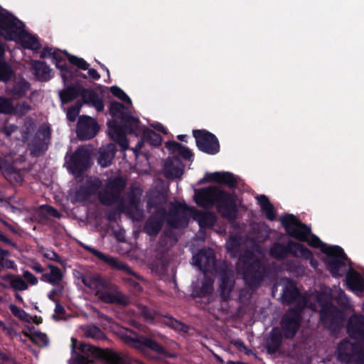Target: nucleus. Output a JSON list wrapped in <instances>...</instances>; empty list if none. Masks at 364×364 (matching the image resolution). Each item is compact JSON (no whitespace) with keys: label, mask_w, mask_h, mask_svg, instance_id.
I'll return each mask as SVG.
<instances>
[{"label":"nucleus","mask_w":364,"mask_h":364,"mask_svg":"<svg viewBox=\"0 0 364 364\" xmlns=\"http://www.w3.org/2000/svg\"><path fill=\"white\" fill-rule=\"evenodd\" d=\"M50 50H48L47 51L48 52V54L49 55L52 56L54 59L56 60L55 61V65L56 66L61 70L62 71V73H61V77L63 80V81H65V79L67 77V75L65 74V73H64L63 71L65 70L66 69V64L64 61L61 60H58L56 58H55V53H50Z\"/></svg>","instance_id":"obj_50"},{"label":"nucleus","mask_w":364,"mask_h":364,"mask_svg":"<svg viewBox=\"0 0 364 364\" xmlns=\"http://www.w3.org/2000/svg\"><path fill=\"white\" fill-rule=\"evenodd\" d=\"M122 124L124 126L126 129H128L130 132L134 133L136 135H138L142 131H144L140 126L139 119L133 117L129 114L124 119Z\"/></svg>","instance_id":"obj_32"},{"label":"nucleus","mask_w":364,"mask_h":364,"mask_svg":"<svg viewBox=\"0 0 364 364\" xmlns=\"http://www.w3.org/2000/svg\"><path fill=\"white\" fill-rule=\"evenodd\" d=\"M115 146L112 144H109L105 146L100 149L98 163L102 167L108 166L115 154Z\"/></svg>","instance_id":"obj_24"},{"label":"nucleus","mask_w":364,"mask_h":364,"mask_svg":"<svg viewBox=\"0 0 364 364\" xmlns=\"http://www.w3.org/2000/svg\"><path fill=\"white\" fill-rule=\"evenodd\" d=\"M29 88V84L25 80H20L16 82L11 92L15 96L21 97L26 93Z\"/></svg>","instance_id":"obj_40"},{"label":"nucleus","mask_w":364,"mask_h":364,"mask_svg":"<svg viewBox=\"0 0 364 364\" xmlns=\"http://www.w3.org/2000/svg\"><path fill=\"white\" fill-rule=\"evenodd\" d=\"M14 72L11 66L5 63L0 61V81L6 82L13 76Z\"/></svg>","instance_id":"obj_41"},{"label":"nucleus","mask_w":364,"mask_h":364,"mask_svg":"<svg viewBox=\"0 0 364 364\" xmlns=\"http://www.w3.org/2000/svg\"><path fill=\"white\" fill-rule=\"evenodd\" d=\"M16 41L21 43L23 47L31 50H37L41 47L38 39L27 33L24 30V27L22 29V32L18 36Z\"/></svg>","instance_id":"obj_26"},{"label":"nucleus","mask_w":364,"mask_h":364,"mask_svg":"<svg viewBox=\"0 0 364 364\" xmlns=\"http://www.w3.org/2000/svg\"><path fill=\"white\" fill-rule=\"evenodd\" d=\"M102 186L101 181L97 178H92L87 181V185L85 190V193L83 196H81V192L83 191L82 188H80L76 193V200H83L90 194L94 193Z\"/></svg>","instance_id":"obj_28"},{"label":"nucleus","mask_w":364,"mask_h":364,"mask_svg":"<svg viewBox=\"0 0 364 364\" xmlns=\"http://www.w3.org/2000/svg\"><path fill=\"white\" fill-rule=\"evenodd\" d=\"M304 241L307 242L309 245L314 247H319L322 245V242L318 237L313 236V235L310 236V235L307 237V240H304Z\"/></svg>","instance_id":"obj_56"},{"label":"nucleus","mask_w":364,"mask_h":364,"mask_svg":"<svg viewBox=\"0 0 364 364\" xmlns=\"http://www.w3.org/2000/svg\"><path fill=\"white\" fill-rule=\"evenodd\" d=\"M125 186V183L121 178H115L110 181L105 188L100 192L99 198L105 205H117L118 210L125 212L134 220H139L142 213L139 209V200L132 199L130 207L126 208L120 198L121 193Z\"/></svg>","instance_id":"obj_3"},{"label":"nucleus","mask_w":364,"mask_h":364,"mask_svg":"<svg viewBox=\"0 0 364 364\" xmlns=\"http://www.w3.org/2000/svg\"><path fill=\"white\" fill-rule=\"evenodd\" d=\"M281 341L282 336L279 329L278 328H273L267 341L268 350L271 353L275 352L279 348Z\"/></svg>","instance_id":"obj_31"},{"label":"nucleus","mask_w":364,"mask_h":364,"mask_svg":"<svg viewBox=\"0 0 364 364\" xmlns=\"http://www.w3.org/2000/svg\"><path fill=\"white\" fill-rule=\"evenodd\" d=\"M9 252L0 248V265L6 269H14L16 265L14 261L7 259Z\"/></svg>","instance_id":"obj_42"},{"label":"nucleus","mask_w":364,"mask_h":364,"mask_svg":"<svg viewBox=\"0 0 364 364\" xmlns=\"http://www.w3.org/2000/svg\"><path fill=\"white\" fill-rule=\"evenodd\" d=\"M142 314L146 319H149V320L154 319V316H153L151 312H149V311L147 309L144 308L142 309Z\"/></svg>","instance_id":"obj_63"},{"label":"nucleus","mask_w":364,"mask_h":364,"mask_svg":"<svg viewBox=\"0 0 364 364\" xmlns=\"http://www.w3.org/2000/svg\"><path fill=\"white\" fill-rule=\"evenodd\" d=\"M191 215L200 228H210L216 223V216L213 213L196 210L184 204L173 205V213H170L168 223L173 228H182L188 224V216Z\"/></svg>","instance_id":"obj_5"},{"label":"nucleus","mask_w":364,"mask_h":364,"mask_svg":"<svg viewBox=\"0 0 364 364\" xmlns=\"http://www.w3.org/2000/svg\"><path fill=\"white\" fill-rule=\"evenodd\" d=\"M11 287L17 291H24L28 288V284L20 277V276L16 275L10 281Z\"/></svg>","instance_id":"obj_43"},{"label":"nucleus","mask_w":364,"mask_h":364,"mask_svg":"<svg viewBox=\"0 0 364 364\" xmlns=\"http://www.w3.org/2000/svg\"><path fill=\"white\" fill-rule=\"evenodd\" d=\"M240 239L237 237L231 236L226 243L228 252L232 257H236L240 250Z\"/></svg>","instance_id":"obj_39"},{"label":"nucleus","mask_w":364,"mask_h":364,"mask_svg":"<svg viewBox=\"0 0 364 364\" xmlns=\"http://www.w3.org/2000/svg\"><path fill=\"white\" fill-rule=\"evenodd\" d=\"M288 253H291L296 257L305 259H310L312 256L311 252L306 247L292 241L289 242L287 246L275 244L271 249L272 255L277 259H282Z\"/></svg>","instance_id":"obj_9"},{"label":"nucleus","mask_w":364,"mask_h":364,"mask_svg":"<svg viewBox=\"0 0 364 364\" xmlns=\"http://www.w3.org/2000/svg\"><path fill=\"white\" fill-rule=\"evenodd\" d=\"M145 136H149L151 139H153L154 141V144H159L161 142V138L159 134H156L154 132L151 130H147L144 132Z\"/></svg>","instance_id":"obj_57"},{"label":"nucleus","mask_w":364,"mask_h":364,"mask_svg":"<svg viewBox=\"0 0 364 364\" xmlns=\"http://www.w3.org/2000/svg\"><path fill=\"white\" fill-rule=\"evenodd\" d=\"M164 173L168 178L171 179L181 177L183 173L181 161L178 158L167 160L165 164Z\"/></svg>","instance_id":"obj_20"},{"label":"nucleus","mask_w":364,"mask_h":364,"mask_svg":"<svg viewBox=\"0 0 364 364\" xmlns=\"http://www.w3.org/2000/svg\"><path fill=\"white\" fill-rule=\"evenodd\" d=\"M194 199L202 207H212L216 203L218 212L229 220L236 216V207L232 197L217 187L210 186L197 191Z\"/></svg>","instance_id":"obj_2"},{"label":"nucleus","mask_w":364,"mask_h":364,"mask_svg":"<svg viewBox=\"0 0 364 364\" xmlns=\"http://www.w3.org/2000/svg\"><path fill=\"white\" fill-rule=\"evenodd\" d=\"M162 226V220L156 217H151L146 223L145 231L149 235H156Z\"/></svg>","instance_id":"obj_36"},{"label":"nucleus","mask_w":364,"mask_h":364,"mask_svg":"<svg viewBox=\"0 0 364 364\" xmlns=\"http://www.w3.org/2000/svg\"><path fill=\"white\" fill-rule=\"evenodd\" d=\"M110 112L113 117L121 119V123L129 115L128 109L118 102H112L110 104Z\"/></svg>","instance_id":"obj_34"},{"label":"nucleus","mask_w":364,"mask_h":364,"mask_svg":"<svg viewBox=\"0 0 364 364\" xmlns=\"http://www.w3.org/2000/svg\"><path fill=\"white\" fill-rule=\"evenodd\" d=\"M112 93L118 97L119 99L122 100V101L127 102L129 104H132L131 99L128 97V95L120 88L117 87H112L111 88Z\"/></svg>","instance_id":"obj_49"},{"label":"nucleus","mask_w":364,"mask_h":364,"mask_svg":"<svg viewBox=\"0 0 364 364\" xmlns=\"http://www.w3.org/2000/svg\"><path fill=\"white\" fill-rule=\"evenodd\" d=\"M71 352L78 364H93L92 359L98 355L97 349L92 346L78 343L76 338H71Z\"/></svg>","instance_id":"obj_12"},{"label":"nucleus","mask_w":364,"mask_h":364,"mask_svg":"<svg viewBox=\"0 0 364 364\" xmlns=\"http://www.w3.org/2000/svg\"><path fill=\"white\" fill-rule=\"evenodd\" d=\"M181 144L176 141H169L166 143V147L173 151H177L181 148Z\"/></svg>","instance_id":"obj_60"},{"label":"nucleus","mask_w":364,"mask_h":364,"mask_svg":"<svg viewBox=\"0 0 364 364\" xmlns=\"http://www.w3.org/2000/svg\"><path fill=\"white\" fill-rule=\"evenodd\" d=\"M50 132L48 126H42L38 131L36 135L38 138L46 140L50 137Z\"/></svg>","instance_id":"obj_53"},{"label":"nucleus","mask_w":364,"mask_h":364,"mask_svg":"<svg viewBox=\"0 0 364 364\" xmlns=\"http://www.w3.org/2000/svg\"><path fill=\"white\" fill-rule=\"evenodd\" d=\"M108 134L112 140L119 144L123 150L128 149V141L124 131L122 127L116 124V122L109 123Z\"/></svg>","instance_id":"obj_21"},{"label":"nucleus","mask_w":364,"mask_h":364,"mask_svg":"<svg viewBox=\"0 0 364 364\" xmlns=\"http://www.w3.org/2000/svg\"><path fill=\"white\" fill-rule=\"evenodd\" d=\"M81 281L103 302L122 305L128 303V299L122 292L109 285L100 275H85L81 277Z\"/></svg>","instance_id":"obj_6"},{"label":"nucleus","mask_w":364,"mask_h":364,"mask_svg":"<svg viewBox=\"0 0 364 364\" xmlns=\"http://www.w3.org/2000/svg\"><path fill=\"white\" fill-rule=\"evenodd\" d=\"M323 251L328 255V268L334 277L342 275L341 269L345 267V254L343 250L338 246L323 247Z\"/></svg>","instance_id":"obj_10"},{"label":"nucleus","mask_w":364,"mask_h":364,"mask_svg":"<svg viewBox=\"0 0 364 364\" xmlns=\"http://www.w3.org/2000/svg\"><path fill=\"white\" fill-rule=\"evenodd\" d=\"M130 343L134 348L139 350L144 354H146L147 350L149 349L156 353L159 358H165L173 356V354L167 352L160 344L150 338L145 337L132 338Z\"/></svg>","instance_id":"obj_14"},{"label":"nucleus","mask_w":364,"mask_h":364,"mask_svg":"<svg viewBox=\"0 0 364 364\" xmlns=\"http://www.w3.org/2000/svg\"><path fill=\"white\" fill-rule=\"evenodd\" d=\"M213 290V281L211 279L205 277L202 282V286L198 287L196 285L194 287L193 291L199 296H203L210 294Z\"/></svg>","instance_id":"obj_38"},{"label":"nucleus","mask_w":364,"mask_h":364,"mask_svg":"<svg viewBox=\"0 0 364 364\" xmlns=\"http://www.w3.org/2000/svg\"><path fill=\"white\" fill-rule=\"evenodd\" d=\"M69 61L78 67L82 70H87L89 67V64L82 58H78L77 56L70 55L68 58Z\"/></svg>","instance_id":"obj_48"},{"label":"nucleus","mask_w":364,"mask_h":364,"mask_svg":"<svg viewBox=\"0 0 364 364\" xmlns=\"http://www.w3.org/2000/svg\"><path fill=\"white\" fill-rule=\"evenodd\" d=\"M23 333L24 334L25 336L28 338L33 343H36L39 346H46L49 343V339L46 333L38 331H23Z\"/></svg>","instance_id":"obj_33"},{"label":"nucleus","mask_w":364,"mask_h":364,"mask_svg":"<svg viewBox=\"0 0 364 364\" xmlns=\"http://www.w3.org/2000/svg\"><path fill=\"white\" fill-rule=\"evenodd\" d=\"M80 105H75L70 107L67 112V118L71 121L73 122L75 120L77 116L78 115L80 112Z\"/></svg>","instance_id":"obj_51"},{"label":"nucleus","mask_w":364,"mask_h":364,"mask_svg":"<svg viewBox=\"0 0 364 364\" xmlns=\"http://www.w3.org/2000/svg\"><path fill=\"white\" fill-rule=\"evenodd\" d=\"M88 161L87 151L82 148H80L68 162V169L73 175L78 176L87 168Z\"/></svg>","instance_id":"obj_15"},{"label":"nucleus","mask_w":364,"mask_h":364,"mask_svg":"<svg viewBox=\"0 0 364 364\" xmlns=\"http://www.w3.org/2000/svg\"><path fill=\"white\" fill-rule=\"evenodd\" d=\"M33 70L34 75L41 81H46L51 77V70L43 62H35Z\"/></svg>","instance_id":"obj_29"},{"label":"nucleus","mask_w":364,"mask_h":364,"mask_svg":"<svg viewBox=\"0 0 364 364\" xmlns=\"http://www.w3.org/2000/svg\"><path fill=\"white\" fill-rule=\"evenodd\" d=\"M236 271L250 288L259 287L266 275L264 264L250 251L245 252L240 257L236 264Z\"/></svg>","instance_id":"obj_4"},{"label":"nucleus","mask_w":364,"mask_h":364,"mask_svg":"<svg viewBox=\"0 0 364 364\" xmlns=\"http://www.w3.org/2000/svg\"><path fill=\"white\" fill-rule=\"evenodd\" d=\"M88 70V75L90 77H92L94 80H99L100 78V75L97 71V70L94 68L87 69Z\"/></svg>","instance_id":"obj_61"},{"label":"nucleus","mask_w":364,"mask_h":364,"mask_svg":"<svg viewBox=\"0 0 364 364\" xmlns=\"http://www.w3.org/2000/svg\"><path fill=\"white\" fill-rule=\"evenodd\" d=\"M9 309L11 313L20 320L23 321H28L29 320V315L23 309L17 307L14 304L9 306Z\"/></svg>","instance_id":"obj_46"},{"label":"nucleus","mask_w":364,"mask_h":364,"mask_svg":"<svg viewBox=\"0 0 364 364\" xmlns=\"http://www.w3.org/2000/svg\"><path fill=\"white\" fill-rule=\"evenodd\" d=\"M193 262L200 271L210 272L214 269L215 257L213 250H202L193 257Z\"/></svg>","instance_id":"obj_17"},{"label":"nucleus","mask_w":364,"mask_h":364,"mask_svg":"<svg viewBox=\"0 0 364 364\" xmlns=\"http://www.w3.org/2000/svg\"><path fill=\"white\" fill-rule=\"evenodd\" d=\"M12 101L6 97H0V113L10 114L13 112Z\"/></svg>","instance_id":"obj_45"},{"label":"nucleus","mask_w":364,"mask_h":364,"mask_svg":"<svg viewBox=\"0 0 364 364\" xmlns=\"http://www.w3.org/2000/svg\"><path fill=\"white\" fill-rule=\"evenodd\" d=\"M347 331L350 337L364 343V317L360 315L352 316L348 321Z\"/></svg>","instance_id":"obj_18"},{"label":"nucleus","mask_w":364,"mask_h":364,"mask_svg":"<svg viewBox=\"0 0 364 364\" xmlns=\"http://www.w3.org/2000/svg\"><path fill=\"white\" fill-rule=\"evenodd\" d=\"M346 283L348 288L356 292L361 293L364 289V282L360 274L355 271L348 272L346 275Z\"/></svg>","instance_id":"obj_23"},{"label":"nucleus","mask_w":364,"mask_h":364,"mask_svg":"<svg viewBox=\"0 0 364 364\" xmlns=\"http://www.w3.org/2000/svg\"><path fill=\"white\" fill-rule=\"evenodd\" d=\"M41 208L43 213H47L48 215H52L56 218L60 217L59 213L55 208L50 205H42Z\"/></svg>","instance_id":"obj_54"},{"label":"nucleus","mask_w":364,"mask_h":364,"mask_svg":"<svg viewBox=\"0 0 364 364\" xmlns=\"http://www.w3.org/2000/svg\"><path fill=\"white\" fill-rule=\"evenodd\" d=\"M84 248L89 251L90 253L96 256L97 258L109 264L112 267L123 270L129 274H133L131 269L124 263L117 261L115 258L105 255L97 250H95L90 246H84Z\"/></svg>","instance_id":"obj_19"},{"label":"nucleus","mask_w":364,"mask_h":364,"mask_svg":"<svg viewBox=\"0 0 364 364\" xmlns=\"http://www.w3.org/2000/svg\"><path fill=\"white\" fill-rule=\"evenodd\" d=\"M24 27L23 22L0 7V35L6 40L17 41Z\"/></svg>","instance_id":"obj_8"},{"label":"nucleus","mask_w":364,"mask_h":364,"mask_svg":"<svg viewBox=\"0 0 364 364\" xmlns=\"http://www.w3.org/2000/svg\"><path fill=\"white\" fill-rule=\"evenodd\" d=\"M85 102L92 105L98 112H101L104 109V104L101 98L93 92L87 90L84 95Z\"/></svg>","instance_id":"obj_35"},{"label":"nucleus","mask_w":364,"mask_h":364,"mask_svg":"<svg viewBox=\"0 0 364 364\" xmlns=\"http://www.w3.org/2000/svg\"><path fill=\"white\" fill-rule=\"evenodd\" d=\"M32 269L38 273H43L44 271L43 267L38 263L33 264Z\"/></svg>","instance_id":"obj_64"},{"label":"nucleus","mask_w":364,"mask_h":364,"mask_svg":"<svg viewBox=\"0 0 364 364\" xmlns=\"http://www.w3.org/2000/svg\"><path fill=\"white\" fill-rule=\"evenodd\" d=\"M193 134L200 150L209 154H215L219 151L218 140L213 134L204 130H194Z\"/></svg>","instance_id":"obj_13"},{"label":"nucleus","mask_w":364,"mask_h":364,"mask_svg":"<svg viewBox=\"0 0 364 364\" xmlns=\"http://www.w3.org/2000/svg\"><path fill=\"white\" fill-rule=\"evenodd\" d=\"M233 344L240 350L244 351L246 354H250L251 350L247 348L244 343L240 340L234 341Z\"/></svg>","instance_id":"obj_58"},{"label":"nucleus","mask_w":364,"mask_h":364,"mask_svg":"<svg viewBox=\"0 0 364 364\" xmlns=\"http://www.w3.org/2000/svg\"><path fill=\"white\" fill-rule=\"evenodd\" d=\"M31 110V107L26 102H21L14 107L13 112L18 116H24Z\"/></svg>","instance_id":"obj_47"},{"label":"nucleus","mask_w":364,"mask_h":364,"mask_svg":"<svg viewBox=\"0 0 364 364\" xmlns=\"http://www.w3.org/2000/svg\"><path fill=\"white\" fill-rule=\"evenodd\" d=\"M233 287V282L232 280H226L225 278L221 279L220 288L221 290V295L223 298H227Z\"/></svg>","instance_id":"obj_44"},{"label":"nucleus","mask_w":364,"mask_h":364,"mask_svg":"<svg viewBox=\"0 0 364 364\" xmlns=\"http://www.w3.org/2000/svg\"><path fill=\"white\" fill-rule=\"evenodd\" d=\"M102 356L107 364H129L124 358L119 356L117 353L111 350L103 352Z\"/></svg>","instance_id":"obj_37"},{"label":"nucleus","mask_w":364,"mask_h":364,"mask_svg":"<svg viewBox=\"0 0 364 364\" xmlns=\"http://www.w3.org/2000/svg\"><path fill=\"white\" fill-rule=\"evenodd\" d=\"M98 131L95 120L90 117L82 116L79 118L77 127V136L82 140L94 137Z\"/></svg>","instance_id":"obj_16"},{"label":"nucleus","mask_w":364,"mask_h":364,"mask_svg":"<svg viewBox=\"0 0 364 364\" xmlns=\"http://www.w3.org/2000/svg\"><path fill=\"white\" fill-rule=\"evenodd\" d=\"M336 359L346 364H364V343L341 341L335 350Z\"/></svg>","instance_id":"obj_7"},{"label":"nucleus","mask_w":364,"mask_h":364,"mask_svg":"<svg viewBox=\"0 0 364 364\" xmlns=\"http://www.w3.org/2000/svg\"><path fill=\"white\" fill-rule=\"evenodd\" d=\"M23 277L31 285H36L38 282V279L28 271H24L23 273Z\"/></svg>","instance_id":"obj_55"},{"label":"nucleus","mask_w":364,"mask_h":364,"mask_svg":"<svg viewBox=\"0 0 364 364\" xmlns=\"http://www.w3.org/2000/svg\"><path fill=\"white\" fill-rule=\"evenodd\" d=\"M206 177L209 181L218 182L230 186H233L236 183L233 174L229 172H214L207 174Z\"/></svg>","instance_id":"obj_25"},{"label":"nucleus","mask_w":364,"mask_h":364,"mask_svg":"<svg viewBox=\"0 0 364 364\" xmlns=\"http://www.w3.org/2000/svg\"><path fill=\"white\" fill-rule=\"evenodd\" d=\"M87 90L80 86L69 87L60 92L61 100L65 102H69L76 98L79 95L84 97Z\"/></svg>","instance_id":"obj_27"},{"label":"nucleus","mask_w":364,"mask_h":364,"mask_svg":"<svg viewBox=\"0 0 364 364\" xmlns=\"http://www.w3.org/2000/svg\"><path fill=\"white\" fill-rule=\"evenodd\" d=\"M0 328L4 332V333L9 337L13 338L17 336L16 331L10 326H6L2 321H0Z\"/></svg>","instance_id":"obj_52"},{"label":"nucleus","mask_w":364,"mask_h":364,"mask_svg":"<svg viewBox=\"0 0 364 364\" xmlns=\"http://www.w3.org/2000/svg\"><path fill=\"white\" fill-rule=\"evenodd\" d=\"M48 267L50 272L43 274L41 279L53 286H60L63 279L62 271L58 267L52 264H49Z\"/></svg>","instance_id":"obj_22"},{"label":"nucleus","mask_w":364,"mask_h":364,"mask_svg":"<svg viewBox=\"0 0 364 364\" xmlns=\"http://www.w3.org/2000/svg\"><path fill=\"white\" fill-rule=\"evenodd\" d=\"M281 223L291 236L300 241L307 240L311 230L300 223L295 216L292 215H286L282 218Z\"/></svg>","instance_id":"obj_11"},{"label":"nucleus","mask_w":364,"mask_h":364,"mask_svg":"<svg viewBox=\"0 0 364 364\" xmlns=\"http://www.w3.org/2000/svg\"><path fill=\"white\" fill-rule=\"evenodd\" d=\"M282 299L283 302L291 304L296 302V309L289 311L282 321V329L286 338H292L295 336L299 325L300 315L299 311L305 306H309L313 311H321V320H326V314L333 312L336 309L331 305L332 295L329 289L324 290L319 294H311L307 298L301 296L295 283L289 279L282 280Z\"/></svg>","instance_id":"obj_1"},{"label":"nucleus","mask_w":364,"mask_h":364,"mask_svg":"<svg viewBox=\"0 0 364 364\" xmlns=\"http://www.w3.org/2000/svg\"><path fill=\"white\" fill-rule=\"evenodd\" d=\"M257 199L262 211L265 214L266 217L270 220H274L275 213L274 207L269 202L268 198L264 195H261L257 196Z\"/></svg>","instance_id":"obj_30"},{"label":"nucleus","mask_w":364,"mask_h":364,"mask_svg":"<svg viewBox=\"0 0 364 364\" xmlns=\"http://www.w3.org/2000/svg\"><path fill=\"white\" fill-rule=\"evenodd\" d=\"M16 129V126L11 125L9 127H6L4 129V132L6 134V136H9L11 134L12 132L15 131Z\"/></svg>","instance_id":"obj_62"},{"label":"nucleus","mask_w":364,"mask_h":364,"mask_svg":"<svg viewBox=\"0 0 364 364\" xmlns=\"http://www.w3.org/2000/svg\"><path fill=\"white\" fill-rule=\"evenodd\" d=\"M178 153L186 159H190L192 156L191 151L186 147L181 146Z\"/></svg>","instance_id":"obj_59"}]
</instances>
